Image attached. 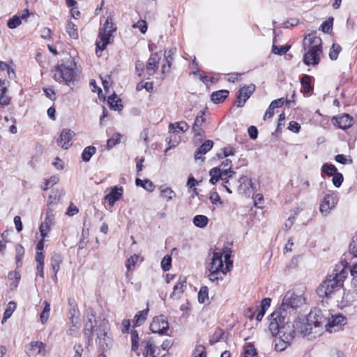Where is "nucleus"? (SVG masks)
<instances>
[{
  "instance_id": "obj_37",
  "label": "nucleus",
  "mask_w": 357,
  "mask_h": 357,
  "mask_svg": "<svg viewBox=\"0 0 357 357\" xmlns=\"http://www.w3.org/2000/svg\"><path fill=\"white\" fill-rule=\"evenodd\" d=\"M210 183L215 184L220 179V167H214L209 171Z\"/></svg>"
},
{
  "instance_id": "obj_61",
  "label": "nucleus",
  "mask_w": 357,
  "mask_h": 357,
  "mask_svg": "<svg viewBox=\"0 0 357 357\" xmlns=\"http://www.w3.org/2000/svg\"><path fill=\"white\" fill-rule=\"evenodd\" d=\"M144 89L149 92L151 91L153 89V84L151 82H140L137 84V91H141Z\"/></svg>"
},
{
  "instance_id": "obj_53",
  "label": "nucleus",
  "mask_w": 357,
  "mask_h": 357,
  "mask_svg": "<svg viewBox=\"0 0 357 357\" xmlns=\"http://www.w3.org/2000/svg\"><path fill=\"white\" fill-rule=\"evenodd\" d=\"M235 172L230 169H220V179L222 181H229V178H231Z\"/></svg>"
},
{
  "instance_id": "obj_51",
  "label": "nucleus",
  "mask_w": 357,
  "mask_h": 357,
  "mask_svg": "<svg viewBox=\"0 0 357 357\" xmlns=\"http://www.w3.org/2000/svg\"><path fill=\"white\" fill-rule=\"evenodd\" d=\"M16 250V263L17 265H21L22 264V259L24 254V248L20 245H17L15 248Z\"/></svg>"
},
{
  "instance_id": "obj_21",
  "label": "nucleus",
  "mask_w": 357,
  "mask_h": 357,
  "mask_svg": "<svg viewBox=\"0 0 357 357\" xmlns=\"http://www.w3.org/2000/svg\"><path fill=\"white\" fill-rule=\"evenodd\" d=\"M333 120L335 121L339 128L345 130L352 126L353 119L347 114H344L340 116L334 117Z\"/></svg>"
},
{
  "instance_id": "obj_63",
  "label": "nucleus",
  "mask_w": 357,
  "mask_h": 357,
  "mask_svg": "<svg viewBox=\"0 0 357 357\" xmlns=\"http://www.w3.org/2000/svg\"><path fill=\"white\" fill-rule=\"evenodd\" d=\"M138 259V255H134L126 260V266L128 271L130 270L132 266H134Z\"/></svg>"
},
{
  "instance_id": "obj_38",
  "label": "nucleus",
  "mask_w": 357,
  "mask_h": 357,
  "mask_svg": "<svg viewBox=\"0 0 357 357\" xmlns=\"http://www.w3.org/2000/svg\"><path fill=\"white\" fill-rule=\"evenodd\" d=\"M121 138V135L119 132L114 133L108 140L107 142V149H111L112 147H114L116 144H119L120 142Z\"/></svg>"
},
{
  "instance_id": "obj_13",
  "label": "nucleus",
  "mask_w": 357,
  "mask_h": 357,
  "mask_svg": "<svg viewBox=\"0 0 357 357\" xmlns=\"http://www.w3.org/2000/svg\"><path fill=\"white\" fill-rule=\"evenodd\" d=\"M255 90V85L250 84L249 85H245L241 87L238 91L237 96L236 104L238 107H243L246 100L250 97Z\"/></svg>"
},
{
  "instance_id": "obj_11",
  "label": "nucleus",
  "mask_w": 357,
  "mask_h": 357,
  "mask_svg": "<svg viewBox=\"0 0 357 357\" xmlns=\"http://www.w3.org/2000/svg\"><path fill=\"white\" fill-rule=\"evenodd\" d=\"M150 329L154 333L165 334L169 329V323L166 317L162 315L154 317L150 325Z\"/></svg>"
},
{
  "instance_id": "obj_48",
  "label": "nucleus",
  "mask_w": 357,
  "mask_h": 357,
  "mask_svg": "<svg viewBox=\"0 0 357 357\" xmlns=\"http://www.w3.org/2000/svg\"><path fill=\"white\" fill-rule=\"evenodd\" d=\"M340 51L341 47L338 44H333L329 52L331 59L336 60Z\"/></svg>"
},
{
  "instance_id": "obj_15",
  "label": "nucleus",
  "mask_w": 357,
  "mask_h": 357,
  "mask_svg": "<svg viewBox=\"0 0 357 357\" xmlns=\"http://www.w3.org/2000/svg\"><path fill=\"white\" fill-rule=\"evenodd\" d=\"M321 44V39L317 36L316 32L308 34L303 40V45L305 47V49L322 50Z\"/></svg>"
},
{
  "instance_id": "obj_24",
  "label": "nucleus",
  "mask_w": 357,
  "mask_h": 357,
  "mask_svg": "<svg viewBox=\"0 0 357 357\" xmlns=\"http://www.w3.org/2000/svg\"><path fill=\"white\" fill-rule=\"evenodd\" d=\"M79 328L80 324L79 322V319L77 317H72L71 321L69 324V328L67 330V333L69 335L75 336L78 333Z\"/></svg>"
},
{
  "instance_id": "obj_47",
  "label": "nucleus",
  "mask_w": 357,
  "mask_h": 357,
  "mask_svg": "<svg viewBox=\"0 0 357 357\" xmlns=\"http://www.w3.org/2000/svg\"><path fill=\"white\" fill-rule=\"evenodd\" d=\"M59 181V177L58 175H54L51 176L49 179L46 180L45 182V185L42 187L43 190H47L50 187L53 186L56 184Z\"/></svg>"
},
{
  "instance_id": "obj_22",
  "label": "nucleus",
  "mask_w": 357,
  "mask_h": 357,
  "mask_svg": "<svg viewBox=\"0 0 357 357\" xmlns=\"http://www.w3.org/2000/svg\"><path fill=\"white\" fill-rule=\"evenodd\" d=\"M213 146V142L211 140L205 141L197 149V151L195 153V160H202V161L204 160V158H202V155L206 154L208 151H209Z\"/></svg>"
},
{
  "instance_id": "obj_35",
  "label": "nucleus",
  "mask_w": 357,
  "mask_h": 357,
  "mask_svg": "<svg viewBox=\"0 0 357 357\" xmlns=\"http://www.w3.org/2000/svg\"><path fill=\"white\" fill-rule=\"evenodd\" d=\"M107 102L111 108L114 110H120L122 108V105L119 103L121 100L116 96V95L109 96Z\"/></svg>"
},
{
  "instance_id": "obj_1",
  "label": "nucleus",
  "mask_w": 357,
  "mask_h": 357,
  "mask_svg": "<svg viewBox=\"0 0 357 357\" xmlns=\"http://www.w3.org/2000/svg\"><path fill=\"white\" fill-rule=\"evenodd\" d=\"M231 251L225 248L222 251L216 249L208 264V278L213 282L218 283L222 280L226 273L232 267V261L230 260Z\"/></svg>"
},
{
  "instance_id": "obj_2",
  "label": "nucleus",
  "mask_w": 357,
  "mask_h": 357,
  "mask_svg": "<svg viewBox=\"0 0 357 357\" xmlns=\"http://www.w3.org/2000/svg\"><path fill=\"white\" fill-rule=\"evenodd\" d=\"M341 266H336L332 273L328 275L317 288V293L320 298H331L335 292L340 289L348 275L347 268Z\"/></svg>"
},
{
  "instance_id": "obj_45",
  "label": "nucleus",
  "mask_w": 357,
  "mask_h": 357,
  "mask_svg": "<svg viewBox=\"0 0 357 357\" xmlns=\"http://www.w3.org/2000/svg\"><path fill=\"white\" fill-rule=\"evenodd\" d=\"M193 357H206L205 347L197 343L193 351Z\"/></svg>"
},
{
  "instance_id": "obj_10",
  "label": "nucleus",
  "mask_w": 357,
  "mask_h": 357,
  "mask_svg": "<svg viewBox=\"0 0 357 357\" xmlns=\"http://www.w3.org/2000/svg\"><path fill=\"white\" fill-rule=\"evenodd\" d=\"M337 201V197L335 193L326 194L321 202L319 206L320 213L324 216L328 215L335 208Z\"/></svg>"
},
{
  "instance_id": "obj_62",
  "label": "nucleus",
  "mask_w": 357,
  "mask_h": 357,
  "mask_svg": "<svg viewBox=\"0 0 357 357\" xmlns=\"http://www.w3.org/2000/svg\"><path fill=\"white\" fill-rule=\"evenodd\" d=\"M133 28H138L142 33H145L147 31V24L145 21L140 20L132 25Z\"/></svg>"
},
{
  "instance_id": "obj_41",
  "label": "nucleus",
  "mask_w": 357,
  "mask_h": 357,
  "mask_svg": "<svg viewBox=\"0 0 357 357\" xmlns=\"http://www.w3.org/2000/svg\"><path fill=\"white\" fill-rule=\"evenodd\" d=\"M44 308L40 314V321L43 324L47 322L50 312V305L47 301H44Z\"/></svg>"
},
{
  "instance_id": "obj_25",
  "label": "nucleus",
  "mask_w": 357,
  "mask_h": 357,
  "mask_svg": "<svg viewBox=\"0 0 357 357\" xmlns=\"http://www.w3.org/2000/svg\"><path fill=\"white\" fill-rule=\"evenodd\" d=\"M229 95L227 90H220L212 93L211 99L214 103H219L223 101Z\"/></svg>"
},
{
  "instance_id": "obj_12",
  "label": "nucleus",
  "mask_w": 357,
  "mask_h": 357,
  "mask_svg": "<svg viewBox=\"0 0 357 357\" xmlns=\"http://www.w3.org/2000/svg\"><path fill=\"white\" fill-rule=\"evenodd\" d=\"M55 215L50 208L47 209L46 216L44 221L40 224L39 231L43 238H46L51 229V227L54 225Z\"/></svg>"
},
{
  "instance_id": "obj_4",
  "label": "nucleus",
  "mask_w": 357,
  "mask_h": 357,
  "mask_svg": "<svg viewBox=\"0 0 357 357\" xmlns=\"http://www.w3.org/2000/svg\"><path fill=\"white\" fill-rule=\"evenodd\" d=\"M75 67L76 63L73 59L57 66L53 70L54 79L59 83L64 82L70 86L75 80Z\"/></svg>"
},
{
  "instance_id": "obj_60",
  "label": "nucleus",
  "mask_w": 357,
  "mask_h": 357,
  "mask_svg": "<svg viewBox=\"0 0 357 357\" xmlns=\"http://www.w3.org/2000/svg\"><path fill=\"white\" fill-rule=\"evenodd\" d=\"M333 176L332 181L333 185L337 188L340 187L343 181V176L342 174L336 172Z\"/></svg>"
},
{
  "instance_id": "obj_17",
  "label": "nucleus",
  "mask_w": 357,
  "mask_h": 357,
  "mask_svg": "<svg viewBox=\"0 0 357 357\" xmlns=\"http://www.w3.org/2000/svg\"><path fill=\"white\" fill-rule=\"evenodd\" d=\"M46 345L40 341L31 342L26 351L29 356L41 357L45 355Z\"/></svg>"
},
{
  "instance_id": "obj_56",
  "label": "nucleus",
  "mask_w": 357,
  "mask_h": 357,
  "mask_svg": "<svg viewBox=\"0 0 357 357\" xmlns=\"http://www.w3.org/2000/svg\"><path fill=\"white\" fill-rule=\"evenodd\" d=\"M194 133L193 139L195 142H202L205 137V132L204 129L192 130Z\"/></svg>"
},
{
  "instance_id": "obj_52",
  "label": "nucleus",
  "mask_w": 357,
  "mask_h": 357,
  "mask_svg": "<svg viewBox=\"0 0 357 357\" xmlns=\"http://www.w3.org/2000/svg\"><path fill=\"white\" fill-rule=\"evenodd\" d=\"M21 24L22 22L20 17L15 15L8 21L7 25L10 29H15Z\"/></svg>"
},
{
  "instance_id": "obj_31",
  "label": "nucleus",
  "mask_w": 357,
  "mask_h": 357,
  "mask_svg": "<svg viewBox=\"0 0 357 357\" xmlns=\"http://www.w3.org/2000/svg\"><path fill=\"white\" fill-rule=\"evenodd\" d=\"M96 322L95 315L93 314H88L87 320L85 324V334L91 335L92 333V330L94 328L93 323Z\"/></svg>"
},
{
  "instance_id": "obj_46",
  "label": "nucleus",
  "mask_w": 357,
  "mask_h": 357,
  "mask_svg": "<svg viewBox=\"0 0 357 357\" xmlns=\"http://www.w3.org/2000/svg\"><path fill=\"white\" fill-rule=\"evenodd\" d=\"M277 338L278 339L275 340V349L278 351H284L291 344L286 342V341L284 342V338H280L279 337H277Z\"/></svg>"
},
{
  "instance_id": "obj_23",
  "label": "nucleus",
  "mask_w": 357,
  "mask_h": 357,
  "mask_svg": "<svg viewBox=\"0 0 357 357\" xmlns=\"http://www.w3.org/2000/svg\"><path fill=\"white\" fill-rule=\"evenodd\" d=\"M160 197L167 202L172 201L176 197V192L169 187L162 185L159 187Z\"/></svg>"
},
{
  "instance_id": "obj_40",
  "label": "nucleus",
  "mask_w": 357,
  "mask_h": 357,
  "mask_svg": "<svg viewBox=\"0 0 357 357\" xmlns=\"http://www.w3.org/2000/svg\"><path fill=\"white\" fill-rule=\"evenodd\" d=\"M158 354L157 347L149 341L146 345V357H155Z\"/></svg>"
},
{
  "instance_id": "obj_28",
  "label": "nucleus",
  "mask_w": 357,
  "mask_h": 357,
  "mask_svg": "<svg viewBox=\"0 0 357 357\" xmlns=\"http://www.w3.org/2000/svg\"><path fill=\"white\" fill-rule=\"evenodd\" d=\"M96 148L93 146L86 147L82 153V159L84 162H89L91 157L96 153Z\"/></svg>"
},
{
  "instance_id": "obj_43",
  "label": "nucleus",
  "mask_w": 357,
  "mask_h": 357,
  "mask_svg": "<svg viewBox=\"0 0 357 357\" xmlns=\"http://www.w3.org/2000/svg\"><path fill=\"white\" fill-rule=\"evenodd\" d=\"M333 18L329 17L327 20H326L325 22H324L321 24V25L320 26V29L324 33H329L332 31V29H333Z\"/></svg>"
},
{
  "instance_id": "obj_36",
  "label": "nucleus",
  "mask_w": 357,
  "mask_h": 357,
  "mask_svg": "<svg viewBox=\"0 0 357 357\" xmlns=\"http://www.w3.org/2000/svg\"><path fill=\"white\" fill-rule=\"evenodd\" d=\"M185 282V280L179 281L174 286L173 292L171 294V297L173 298H178L181 294L183 293V283Z\"/></svg>"
},
{
  "instance_id": "obj_16",
  "label": "nucleus",
  "mask_w": 357,
  "mask_h": 357,
  "mask_svg": "<svg viewBox=\"0 0 357 357\" xmlns=\"http://www.w3.org/2000/svg\"><path fill=\"white\" fill-rule=\"evenodd\" d=\"M296 326L294 324L289 321L286 323L281 329H280V333L276 337L280 338H284V341L287 343H291L294 338Z\"/></svg>"
},
{
  "instance_id": "obj_8",
  "label": "nucleus",
  "mask_w": 357,
  "mask_h": 357,
  "mask_svg": "<svg viewBox=\"0 0 357 357\" xmlns=\"http://www.w3.org/2000/svg\"><path fill=\"white\" fill-rule=\"evenodd\" d=\"M97 338L96 343L102 350H107L112 346V339L109 334L108 323L102 321L98 328L95 330Z\"/></svg>"
},
{
  "instance_id": "obj_57",
  "label": "nucleus",
  "mask_w": 357,
  "mask_h": 357,
  "mask_svg": "<svg viewBox=\"0 0 357 357\" xmlns=\"http://www.w3.org/2000/svg\"><path fill=\"white\" fill-rule=\"evenodd\" d=\"M172 61H173V57L170 54H168L167 56H165L166 63H164L162 66V73H165L166 72L169 71Z\"/></svg>"
},
{
  "instance_id": "obj_6",
  "label": "nucleus",
  "mask_w": 357,
  "mask_h": 357,
  "mask_svg": "<svg viewBox=\"0 0 357 357\" xmlns=\"http://www.w3.org/2000/svg\"><path fill=\"white\" fill-rule=\"evenodd\" d=\"M305 303V299L302 295H298L294 292L288 291L284 295L282 303L279 307L286 314L301 307Z\"/></svg>"
},
{
  "instance_id": "obj_27",
  "label": "nucleus",
  "mask_w": 357,
  "mask_h": 357,
  "mask_svg": "<svg viewBox=\"0 0 357 357\" xmlns=\"http://www.w3.org/2000/svg\"><path fill=\"white\" fill-rule=\"evenodd\" d=\"M135 184L137 186H140L149 192L154 190V185L153 182L149 179L142 180L140 178L135 179Z\"/></svg>"
},
{
  "instance_id": "obj_44",
  "label": "nucleus",
  "mask_w": 357,
  "mask_h": 357,
  "mask_svg": "<svg viewBox=\"0 0 357 357\" xmlns=\"http://www.w3.org/2000/svg\"><path fill=\"white\" fill-rule=\"evenodd\" d=\"M245 357H257V353L252 344H248L244 348Z\"/></svg>"
},
{
  "instance_id": "obj_33",
  "label": "nucleus",
  "mask_w": 357,
  "mask_h": 357,
  "mask_svg": "<svg viewBox=\"0 0 357 357\" xmlns=\"http://www.w3.org/2000/svg\"><path fill=\"white\" fill-rule=\"evenodd\" d=\"M204 112L201 111L200 114L197 116L195 122L192 125V130H197L203 129V125L205 123V119L204 118Z\"/></svg>"
},
{
  "instance_id": "obj_3",
  "label": "nucleus",
  "mask_w": 357,
  "mask_h": 357,
  "mask_svg": "<svg viewBox=\"0 0 357 357\" xmlns=\"http://www.w3.org/2000/svg\"><path fill=\"white\" fill-rule=\"evenodd\" d=\"M326 321V317L321 310L314 309L307 316L296 319L294 324L298 332L303 336H307L319 333V328H322Z\"/></svg>"
},
{
  "instance_id": "obj_49",
  "label": "nucleus",
  "mask_w": 357,
  "mask_h": 357,
  "mask_svg": "<svg viewBox=\"0 0 357 357\" xmlns=\"http://www.w3.org/2000/svg\"><path fill=\"white\" fill-rule=\"evenodd\" d=\"M322 172L333 176L337 172L336 167L332 164H324L321 168Z\"/></svg>"
},
{
  "instance_id": "obj_34",
  "label": "nucleus",
  "mask_w": 357,
  "mask_h": 357,
  "mask_svg": "<svg viewBox=\"0 0 357 357\" xmlns=\"http://www.w3.org/2000/svg\"><path fill=\"white\" fill-rule=\"evenodd\" d=\"M66 32L71 38L77 39L79 37L77 26L71 22H68L66 24Z\"/></svg>"
},
{
  "instance_id": "obj_55",
  "label": "nucleus",
  "mask_w": 357,
  "mask_h": 357,
  "mask_svg": "<svg viewBox=\"0 0 357 357\" xmlns=\"http://www.w3.org/2000/svg\"><path fill=\"white\" fill-rule=\"evenodd\" d=\"M289 47H290L288 45H282L280 47H278L276 45H273L272 52L275 54L282 55L289 50Z\"/></svg>"
},
{
  "instance_id": "obj_19",
  "label": "nucleus",
  "mask_w": 357,
  "mask_h": 357,
  "mask_svg": "<svg viewBox=\"0 0 357 357\" xmlns=\"http://www.w3.org/2000/svg\"><path fill=\"white\" fill-rule=\"evenodd\" d=\"M123 195V188L114 186L111 188L110 192L105 196V199L108 202L110 206L119 200Z\"/></svg>"
},
{
  "instance_id": "obj_5",
  "label": "nucleus",
  "mask_w": 357,
  "mask_h": 357,
  "mask_svg": "<svg viewBox=\"0 0 357 357\" xmlns=\"http://www.w3.org/2000/svg\"><path fill=\"white\" fill-rule=\"evenodd\" d=\"M116 28L112 22V19L108 17L102 27L100 28L98 40L96 41V49L103 51L110 43V38Z\"/></svg>"
},
{
  "instance_id": "obj_50",
  "label": "nucleus",
  "mask_w": 357,
  "mask_h": 357,
  "mask_svg": "<svg viewBox=\"0 0 357 357\" xmlns=\"http://www.w3.org/2000/svg\"><path fill=\"white\" fill-rule=\"evenodd\" d=\"M172 266V257L170 255H165L161 261V267L164 271H167Z\"/></svg>"
},
{
  "instance_id": "obj_64",
  "label": "nucleus",
  "mask_w": 357,
  "mask_h": 357,
  "mask_svg": "<svg viewBox=\"0 0 357 357\" xmlns=\"http://www.w3.org/2000/svg\"><path fill=\"white\" fill-rule=\"evenodd\" d=\"M335 161L337 162H339L340 164H351L352 162V160L351 159L347 158L344 155L342 154H338L335 156Z\"/></svg>"
},
{
  "instance_id": "obj_29",
  "label": "nucleus",
  "mask_w": 357,
  "mask_h": 357,
  "mask_svg": "<svg viewBox=\"0 0 357 357\" xmlns=\"http://www.w3.org/2000/svg\"><path fill=\"white\" fill-rule=\"evenodd\" d=\"M194 225L199 228H204L208 222V218L204 215H197L193 218Z\"/></svg>"
},
{
  "instance_id": "obj_59",
  "label": "nucleus",
  "mask_w": 357,
  "mask_h": 357,
  "mask_svg": "<svg viewBox=\"0 0 357 357\" xmlns=\"http://www.w3.org/2000/svg\"><path fill=\"white\" fill-rule=\"evenodd\" d=\"M349 251L354 257H357V236L350 243Z\"/></svg>"
},
{
  "instance_id": "obj_20",
  "label": "nucleus",
  "mask_w": 357,
  "mask_h": 357,
  "mask_svg": "<svg viewBox=\"0 0 357 357\" xmlns=\"http://www.w3.org/2000/svg\"><path fill=\"white\" fill-rule=\"evenodd\" d=\"M160 59L158 53H153L150 56L146 64V72L149 75H152L156 72Z\"/></svg>"
},
{
  "instance_id": "obj_39",
  "label": "nucleus",
  "mask_w": 357,
  "mask_h": 357,
  "mask_svg": "<svg viewBox=\"0 0 357 357\" xmlns=\"http://www.w3.org/2000/svg\"><path fill=\"white\" fill-rule=\"evenodd\" d=\"M15 307H16V305L14 302H10L8 303V307L6 309L4 314H3V319L1 321L2 324H4L6 321V320L10 317V316L13 313Z\"/></svg>"
},
{
  "instance_id": "obj_42",
  "label": "nucleus",
  "mask_w": 357,
  "mask_h": 357,
  "mask_svg": "<svg viewBox=\"0 0 357 357\" xmlns=\"http://www.w3.org/2000/svg\"><path fill=\"white\" fill-rule=\"evenodd\" d=\"M61 259L59 255H54L51 260V266L53 271L54 272V276L56 277V273L60 268V263Z\"/></svg>"
},
{
  "instance_id": "obj_26",
  "label": "nucleus",
  "mask_w": 357,
  "mask_h": 357,
  "mask_svg": "<svg viewBox=\"0 0 357 357\" xmlns=\"http://www.w3.org/2000/svg\"><path fill=\"white\" fill-rule=\"evenodd\" d=\"M8 278L10 281V287L11 289H15L20 281V275L17 271H10L8 273Z\"/></svg>"
},
{
  "instance_id": "obj_18",
  "label": "nucleus",
  "mask_w": 357,
  "mask_h": 357,
  "mask_svg": "<svg viewBox=\"0 0 357 357\" xmlns=\"http://www.w3.org/2000/svg\"><path fill=\"white\" fill-rule=\"evenodd\" d=\"M322 50H314L307 49L306 53L303 56V61L307 66H316L319 63L320 54Z\"/></svg>"
},
{
  "instance_id": "obj_7",
  "label": "nucleus",
  "mask_w": 357,
  "mask_h": 357,
  "mask_svg": "<svg viewBox=\"0 0 357 357\" xmlns=\"http://www.w3.org/2000/svg\"><path fill=\"white\" fill-rule=\"evenodd\" d=\"M286 314L279 308L275 310L269 317V330L273 336L280 333V329L289 321Z\"/></svg>"
},
{
  "instance_id": "obj_32",
  "label": "nucleus",
  "mask_w": 357,
  "mask_h": 357,
  "mask_svg": "<svg viewBox=\"0 0 357 357\" xmlns=\"http://www.w3.org/2000/svg\"><path fill=\"white\" fill-rule=\"evenodd\" d=\"M148 309L139 312L134 317V323L135 326L142 325L146 319L148 315Z\"/></svg>"
},
{
  "instance_id": "obj_58",
  "label": "nucleus",
  "mask_w": 357,
  "mask_h": 357,
  "mask_svg": "<svg viewBox=\"0 0 357 357\" xmlns=\"http://www.w3.org/2000/svg\"><path fill=\"white\" fill-rule=\"evenodd\" d=\"M250 180L246 176H242L238 179L239 183V188L242 190H245V188H248V185H250Z\"/></svg>"
},
{
  "instance_id": "obj_9",
  "label": "nucleus",
  "mask_w": 357,
  "mask_h": 357,
  "mask_svg": "<svg viewBox=\"0 0 357 357\" xmlns=\"http://www.w3.org/2000/svg\"><path fill=\"white\" fill-rule=\"evenodd\" d=\"M326 321L322 325L329 333L338 331L346 324V318L341 314L332 315L330 318L326 317Z\"/></svg>"
},
{
  "instance_id": "obj_30",
  "label": "nucleus",
  "mask_w": 357,
  "mask_h": 357,
  "mask_svg": "<svg viewBox=\"0 0 357 357\" xmlns=\"http://www.w3.org/2000/svg\"><path fill=\"white\" fill-rule=\"evenodd\" d=\"M301 84L304 89V93H310L313 87L311 86V77L307 75H304L301 80Z\"/></svg>"
},
{
  "instance_id": "obj_14",
  "label": "nucleus",
  "mask_w": 357,
  "mask_h": 357,
  "mask_svg": "<svg viewBox=\"0 0 357 357\" xmlns=\"http://www.w3.org/2000/svg\"><path fill=\"white\" fill-rule=\"evenodd\" d=\"M75 135V132L70 129H63L60 133L59 137L57 139L56 142L58 146L63 149H68L72 146L71 139Z\"/></svg>"
},
{
  "instance_id": "obj_54",
  "label": "nucleus",
  "mask_w": 357,
  "mask_h": 357,
  "mask_svg": "<svg viewBox=\"0 0 357 357\" xmlns=\"http://www.w3.org/2000/svg\"><path fill=\"white\" fill-rule=\"evenodd\" d=\"M208 289L207 287H202L198 294V301L200 303H204L208 300Z\"/></svg>"
}]
</instances>
